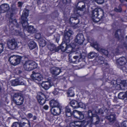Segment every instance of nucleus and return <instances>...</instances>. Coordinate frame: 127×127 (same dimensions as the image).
<instances>
[{
	"label": "nucleus",
	"mask_w": 127,
	"mask_h": 127,
	"mask_svg": "<svg viewBox=\"0 0 127 127\" xmlns=\"http://www.w3.org/2000/svg\"><path fill=\"white\" fill-rule=\"evenodd\" d=\"M92 46L96 50L98 51L100 48L99 45L96 42H94L92 44Z\"/></svg>",
	"instance_id": "nucleus-35"
},
{
	"label": "nucleus",
	"mask_w": 127,
	"mask_h": 127,
	"mask_svg": "<svg viewBox=\"0 0 127 127\" xmlns=\"http://www.w3.org/2000/svg\"><path fill=\"white\" fill-rule=\"evenodd\" d=\"M29 10H24L23 12V14L21 16L22 19H27V17L28 16Z\"/></svg>",
	"instance_id": "nucleus-27"
},
{
	"label": "nucleus",
	"mask_w": 127,
	"mask_h": 127,
	"mask_svg": "<svg viewBox=\"0 0 127 127\" xmlns=\"http://www.w3.org/2000/svg\"><path fill=\"white\" fill-rule=\"evenodd\" d=\"M35 37L36 39H40L41 37V35L40 33H37L35 34Z\"/></svg>",
	"instance_id": "nucleus-52"
},
{
	"label": "nucleus",
	"mask_w": 127,
	"mask_h": 127,
	"mask_svg": "<svg viewBox=\"0 0 127 127\" xmlns=\"http://www.w3.org/2000/svg\"><path fill=\"white\" fill-rule=\"evenodd\" d=\"M122 47L123 48H125L127 50V44L125 43H124L122 45Z\"/></svg>",
	"instance_id": "nucleus-56"
},
{
	"label": "nucleus",
	"mask_w": 127,
	"mask_h": 127,
	"mask_svg": "<svg viewBox=\"0 0 127 127\" xmlns=\"http://www.w3.org/2000/svg\"><path fill=\"white\" fill-rule=\"evenodd\" d=\"M95 1L99 4H101L103 3L104 0H94Z\"/></svg>",
	"instance_id": "nucleus-54"
},
{
	"label": "nucleus",
	"mask_w": 127,
	"mask_h": 127,
	"mask_svg": "<svg viewBox=\"0 0 127 127\" xmlns=\"http://www.w3.org/2000/svg\"><path fill=\"white\" fill-rule=\"evenodd\" d=\"M17 8L16 7V5L14 3H12L11 5V7L10 8L9 12H10L11 14L13 13V12L17 10Z\"/></svg>",
	"instance_id": "nucleus-30"
},
{
	"label": "nucleus",
	"mask_w": 127,
	"mask_h": 127,
	"mask_svg": "<svg viewBox=\"0 0 127 127\" xmlns=\"http://www.w3.org/2000/svg\"><path fill=\"white\" fill-rule=\"evenodd\" d=\"M18 6L19 7H20L22 6L23 4V3L19 1L18 2Z\"/></svg>",
	"instance_id": "nucleus-57"
},
{
	"label": "nucleus",
	"mask_w": 127,
	"mask_h": 127,
	"mask_svg": "<svg viewBox=\"0 0 127 127\" xmlns=\"http://www.w3.org/2000/svg\"><path fill=\"white\" fill-rule=\"evenodd\" d=\"M65 113L71 112L70 108L68 106L66 107L65 109Z\"/></svg>",
	"instance_id": "nucleus-53"
},
{
	"label": "nucleus",
	"mask_w": 127,
	"mask_h": 127,
	"mask_svg": "<svg viewBox=\"0 0 127 127\" xmlns=\"http://www.w3.org/2000/svg\"><path fill=\"white\" fill-rule=\"evenodd\" d=\"M51 83L49 82H43L42 83L41 85L45 90H47L51 86Z\"/></svg>",
	"instance_id": "nucleus-24"
},
{
	"label": "nucleus",
	"mask_w": 127,
	"mask_h": 127,
	"mask_svg": "<svg viewBox=\"0 0 127 127\" xmlns=\"http://www.w3.org/2000/svg\"><path fill=\"white\" fill-rule=\"evenodd\" d=\"M119 0L121 3H124L125 1V0Z\"/></svg>",
	"instance_id": "nucleus-63"
},
{
	"label": "nucleus",
	"mask_w": 127,
	"mask_h": 127,
	"mask_svg": "<svg viewBox=\"0 0 127 127\" xmlns=\"http://www.w3.org/2000/svg\"><path fill=\"white\" fill-rule=\"evenodd\" d=\"M39 43L40 46L42 47L44 46L46 44V41L43 39H41L39 42Z\"/></svg>",
	"instance_id": "nucleus-41"
},
{
	"label": "nucleus",
	"mask_w": 127,
	"mask_h": 127,
	"mask_svg": "<svg viewBox=\"0 0 127 127\" xmlns=\"http://www.w3.org/2000/svg\"><path fill=\"white\" fill-rule=\"evenodd\" d=\"M119 68H120L123 71V72H126V71L127 70V68L126 66L125 65H123V66L120 67H118Z\"/></svg>",
	"instance_id": "nucleus-48"
},
{
	"label": "nucleus",
	"mask_w": 127,
	"mask_h": 127,
	"mask_svg": "<svg viewBox=\"0 0 127 127\" xmlns=\"http://www.w3.org/2000/svg\"><path fill=\"white\" fill-rule=\"evenodd\" d=\"M7 44L8 48L11 50H13L18 48L17 43L14 39L8 40Z\"/></svg>",
	"instance_id": "nucleus-8"
},
{
	"label": "nucleus",
	"mask_w": 127,
	"mask_h": 127,
	"mask_svg": "<svg viewBox=\"0 0 127 127\" xmlns=\"http://www.w3.org/2000/svg\"><path fill=\"white\" fill-rule=\"evenodd\" d=\"M76 47V46L73 44L70 45L68 44L66 49V52L69 53L74 51V49H75H75L77 48Z\"/></svg>",
	"instance_id": "nucleus-21"
},
{
	"label": "nucleus",
	"mask_w": 127,
	"mask_h": 127,
	"mask_svg": "<svg viewBox=\"0 0 127 127\" xmlns=\"http://www.w3.org/2000/svg\"><path fill=\"white\" fill-rule=\"evenodd\" d=\"M62 107L61 106L56 107L55 109H51V113L54 115H59L61 113Z\"/></svg>",
	"instance_id": "nucleus-18"
},
{
	"label": "nucleus",
	"mask_w": 127,
	"mask_h": 127,
	"mask_svg": "<svg viewBox=\"0 0 127 127\" xmlns=\"http://www.w3.org/2000/svg\"><path fill=\"white\" fill-rule=\"evenodd\" d=\"M78 102L76 100H72L70 102L71 106L74 109L78 108Z\"/></svg>",
	"instance_id": "nucleus-31"
},
{
	"label": "nucleus",
	"mask_w": 127,
	"mask_h": 127,
	"mask_svg": "<svg viewBox=\"0 0 127 127\" xmlns=\"http://www.w3.org/2000/svg\"><path fill=\"white\" fill-rule=\"evenodd\" d=\"M11 127H21L20 124L18 122H14L11 125Z\"/></svg>",
	"instance_id": "nucleus-44"
},
{
	"label": "nucleus",
	"mask_w": 127,
	"mask_h": 127,
	"mask_svg": "<svg viewBox=\"0 0 127 127\" xmlns=\"http://www.w3.org/2000/svg\"><path fill=\"white\" fill-rule=\"evenodd\" d=\"M84 40L83 35L81 33L78 34L75 39V42L80 45L83 43Z\"/></svg>",
	"instance_id": "nucleus-16"
},
{
	"label": "nucleus",
	"mask_w": 127,
	"mask_h": 127,
	"mask_svg": "<svg viewBox=\"0 0 127 127\" xmlns=\"http://www.w3.org/2000/svg\"><path fill=\"white\" fill-rule=\"evenodd\" d=\"M118 8L117 7L114 8V10L115 12H121L122 11V8L121 7V5H119L118 7Z\"/></svg>",
	"instance_id": "nucleus-39"
},
{
	"label": "nucleus",
	"mask_w": 127,
	"mask_h": 127,
	"mask_svg": "<svg viewBox=\"0 0 127 127\" xmlns=\"http://www.w3.org/2000/svg\"><path fill=\"white\" fill-rule=\"evenodd\" d=\"M103 16V14H102L101 16L99 15L97 17H93V21L95 22H97L101 19Z\"/></svg>",
	"instance_id": "nucleus-34"
},
{
	"label": "nucleus",
	"mask_w": 127,
	"mask_h": 127,
	"mask_svg": "<svg viewBox=\"0 0 127 127\" xmlns=\"http://www.w3.org/2000/svg\"><path fill=\"white\" fill-rule=\"evenodd\" d=\"M49 103L51 107L52 108L56 107L61 106L59 105L58 101L57 100H55L54 99H52L50 101Z\"/></svg>",
	"instance_id": "nucleus-23"
},
{
	"label": "nucleus",
	"mask_w": 127,
	"mask_h": 127,
	"mask_svg": "<svg viewBox=\"0 0 127 127\" xmlns=\"http://www.w3.org/2000/svg\"><path fill=\"white\" fill-rule=\"evenodd\" d=\"M18 79H15L11 81V85L13 86H16L19 85Z\"/></svg>",
	"instance_id": "nucleus-42"
},
{
	"label": "nucleus",
	"mask_w": 127,
	"mask_h": 127,
	"mask_svg": "<svg viewBox=\"0 0 127 127\" xmlns=\"http://www.w3.org/2000/svg\"><path fill=\"white\" fill-rule=\"evenodd\" d=\"M114 35L115 37L119 40H122L124 39L123 32L120 29L117 30Z\"/></svg>",
	"instance_id": "nucleus-14"
},
{
	"label": "nucleus",
	"mask_w": 127,
	"mask_h": 127,
	"mask_svg": "<svg viewBox=\"0 0 127 127\" xmlns=\"http://www.w3.org/2000/svg\"><path fill=\"white\" fill-rule=\"evenodd\" d=\"M71 1V0H63V2L65 4L69 3Z\"/></svg>",
	"instance_id": "nucleus-55"
},
{
	"label": "nucleus",
	"mask_w": 127,
	"mask_h": 127,
	"mask_svg": "<svg viewBox=\"0 0 127 127\" xmlns=\"http://www.w3.org/2000/svg\"><path fill=\"white\" fill-rule=\"evenodd\" d=\"M21 127H31L30 123L29 122L28 123L23 122L20 124Z\"/></svg>",
	"instance_id": "nucleus-38"
},
{
	"label": "nucleus",
	"mask_w": 127,
	"mask_h": 127,
	"mask_svg": "<svg viewBox=\"0 0 127 127\" xmlns=\"http://www.w3.org/2000/svg\"><path fill=\"white\" fill-rule=\"evenodd\" d=\"M77 112L73 114L74 117L78 119L82 120L84 118V116L81 112H79L76 110H74L73 112Z\"/></svg>",
	"instance_id": "nucleus-19"
},
{
	"label": "nucleus",
	"mask_w": 127,
	"mask_h": 127,
	"mask_svg": "<svg viewBox=\"0 0 127 127\" xmlns=\"http://www.w3.org/2000/svg\"><path fill=\"white\" fill-rule=\"evenodd\" d=\"M13 100L14 102L17 105H22L24 100V98L22 95L18 93H16L14 95Z\"/></svg>",
	"instance_id": "nucleus-6"
},
{
	"label": "nucleus",
	"mask_w": 127,
	"mask_h": 127,
	"mask_svg": "<svg viewBox=\"0 0 127 127\" xmlns=\"http://www.w3.org/2000/svg\"><path fill=\"white\" fill-rule=\"evenodd\" d=\"M10 22L11 21V23L14 25L17 28L19 27V25L17 22V21L16 19H14L13 20L11 19H9Z\"/></svg>",
	"instance_id": "nucleus-37"
},
{
	"label": "nucleus",
	"mask_w": 127,
	"mask_h": 127,
	"mask_svg": "<svg viewBox=\"0 0 127 127\" xmlns=\"http://www.w3.org/2000/svg\"><path fill=\"white\" fill-rule=\"evenodd\" d=\"M92 17H97L100 15L101 16L103 14V11L101 9L98 8L95 9L92 12Z\"/></svg>",
	"instance_id": "nucleus-12"
},
{
	"label": "nucleus",
	"mask_w": 127,
	"mask_h": 127,
	"mask_svg": "<svg viewBox=\"0 0 127 127\" xmlns=\"http://www.w3.org/2000/svg\"><path fill=\"white\" fill-rule=\"evenodd\" d=\"M116 62L118 67H120L126 63L125 58L124 57L120 58L117 60Z\"/></svg>",
	"instance_id": "nucleus-17"
},
{
	"label": "nucleus",
	"mask_w": 127,
	"mask_h": 127,
	"mask_svg": "<svg viewBox=\"0 0 127 127\" xmlns=\"http://www.w3.org/2000/svg\"><path fill=\"white\" fill-rule=\"evenodd\" d=\"M85 6L84 3L83 2H80L77 4L76 7L80 11H83L85 8Z\"/></svg>",
	"instance_id": "nucleus-25"
},
{
	"label": "nucleus",
	"mask_w": 127,
	"mask_h": 127,
	"mask_svg": "<svg viewBox=\"0 0 127 127\" xmlns=\"http://www.w3.org/2000/svg\"><path fill=\"white\" fill-rule=\"evenodd\" d=\"M60 35L57 33H56L54 35V39H55L56 41L58 43L59 40Z\"/></svg>",
	"instance_id": "nucleus-43"
},
{
	"label": "nucleus",
	"mask_w": 127,
	"mask_h": 127,
	"mask_svg": "<svg viewBox=\"0 0 127 127\" xmlns=\"http://www.w3.org/2000/svg\"><path fill=\"white\" fill-rule=\"evenodd\" d=\"M22 20L21 23L22 24L23 27L24 29H26L28 26L27 20L25 19H22Z\"/></svg>",
	"instance_id": "nucleus-28"
},
{
	"label": "nucleus",
	"mask_w": 127,
	"mask_h": 127,
	"mask_svg": "<svg viewBox=\"0 0 127 127\" xmlns=\"http://www.w3.org/2000/svg\"><path fill=\"white\" fill-rule=\"evenodd\" d=\"M50 72L52 75L56 76L59 75L62 72L61 69L57 67H53L50 69Z\"/></svg>",
	"instance_id": "nucleus-13"
},
{
	"label": "nucleus",
	"mask_w": 127,
	"mask_h": 127,
	"mask_svg": "<svg viewBox=\"0 0 127 127\" xmlns=\"http://www.w3.org/2000/svg\"><path fill=\"white\" fill-rule=\"evenodd\" d=\"M25 58V56L13 55L9 57L8 60L11 64L15 66L20 64L22 59Z\"/></svg>",
	"instance_id": "nucleus-3"
},
{
	"label": "nucleus",
	"mask_w": 127,
	"mask_h": 127,
	"mask_svg": "<svg viewBox=\"0 0 127 127\" xmlns=\"http://www.w3.org/2000/svg\"><path fill=\"white\" fill-rule=\"evenodd\" d=\"M98 113H99L101 114H103V112L102 110L101 109H100L99 110Z\"/></svg>",
	"instance_id": "nucleus-60"
},
{
	"label": "nucleus",
	"mask_w": 127,
	"mask_h": 127,
	"mask_svg": "<svg viewBox=\"0 0 127 127\" xmlns=\"http://www.w3.org/2000/svg\"><path fill=\"white\" fill-rule=\"evenodd\" d=\"M87 115L85 117L87 122L74 121L70 123V127H91L92 124H98L100 121V118L96 114H93L91 110L88 111Z\"/></svg>",
	"instance_id": "nucleus-1"
},
{
	"label": "nucleus",
	"mask_w": 127,
	"mask_h": 127,
	"mask_svg": "<svg viewBox=\"0 0 127 127\" xmlns=\"http://www.w3.org/2000/svg\"><path fill=\"white\" fill-rule=\"evenodd\" d=\"M124 83H125V86H126L127 87V80L126 81H124Z\"/></svg>",
	"instance_id": "nucleus-64"
},
{
	"label": "nucleus",
	"mask_w": 127,
	"mask_h": 127,
	"mask_svg": "<svg viewBox=\"0 0 127 127\" xmlns=\"http://www.w3.org/2000/svg\"><path fill=\"white\" fill-rule=\"evenodd\" d=\"M98 51L102 53L103 54L106 56L108 54V52L107 50H105L101 48H100Z\"/></svg>",
	"instance_id": "nucleus-40"
},
{
	"label": "nucleus",
	"mask_w": 127,
	"mask_h": 127,
	"mask_svg": "<svg viewBox=\"0 0 127 127\" xmlns=\"http://www.w3.org/2000/svg\"><path fill=\"white\" fill-rule=\"evenodd\" d=\"M59 90H60L58 88L55 89L53 91V93L54 95H56L58 94Z\"/></svg>",
	"instance_id": "nucleus-49"
},
{
	"label": "nucleus",
	"mask_w": 127,
	"mask_h": 127,
	"mask_svg": "<svg viewBox=\"0 0 127 127\" xmlns=\"http://www.w3.org/2000/svg\"><path fill=\"white\" fill-rule=\"evenodd\" d=\"M33 116L32 114L31 113H29L28 114V118H32Z\"/></svg>",
	"instance_id": "nucleus-59"
},
{
	"label": "nucleus",
	"mask_w": 127,
	"mask_h": 127,
	"mask_svg": "<svg viewBox=\"0 0 127 127\" xmlns=\"http://www.w3.org/2000/svg\"><path fill=\"white\" fill-rule=\"evenodd\" d=\"M3 50L4 47L3 44L0 43V54L3 51Z\"/></svg>",
	"instance_id": "nucleus-50"
},
{
	"label": "nucleus",
	"mask_w": 127,
	"mask_h": 127,
	"mask_svg": "<svg viewBox=\"0 0 127 127\" xmlns=\"http://www.w3.org/2000/svg\"><path fill=\"white\" fill-rule=\"evenodd\" d=\"M9 9L10 7L8 4L7 3L2 4L0 6V13L9 11Z\"/></svg>",
	"instance_id": "nucleus-15"
},
{
	"label": "nucleus",
	"mask_w": 127,
	"mask_h": 127,
	"mask_svg": "<svg viewBox=\"0 0 127 127\" xmlns=\"http://www.w3.org/2000/svg\"><path fill=\"white\" fill-rule=\"evenodd\" d=\"M18 79V81L19 85H23L24 84V80L23 79Z\"/></svg>",
	"instance_id": "nucleus-51"
},
{
	"label": "nucleus",
	"mask_w": 127,
	"mask_h": 127,
	"mask_svg": "<svg viewBox=\"0 0 127 127\" xmlns=\"http://www.w3.org/2000/svg\"><path fill=\"white\" fill-rule=\"evenodd\" d=\"M48 48L51 51L54 52H58L59 50V47H56L55 45L53 44H50L48 46Z\"/></svg>",
	"instance_id": "nucleus-20"
},
{
	"label": "nucleus",
	"mask_w": 127,
	"mask_h": 127,
	"mask_svg": "<svg viewBox=\"0 0 127 127\" xmlns=\"http://www.w3.org/2000/svg\"><path fill=\"white\" fill-rule=\"evenodd\" d=\"M71 55L74 56L73 57V59H74V60H73V62H75L77 59L79 57L80 58L79 60H79L83 59L85 58L84 56H82V54H81L80 52L79 51H77L74 53H72L69 55V58L71 56Z\"/></svg>",
	"instance_id": "nucleus-9"
},
{
	"label": "nucleus",
	"mask_w": 127,
	"mask_h": 127,
	"mask_svg": "<svg viewBox=\"0 0 127 127\" xmlns=\"http://www.w3.org/2000/svg\"><path fill=\"white\" fill-rule=\"evenodd\" d=\"M77 106L78 108L80 107L82 108H84L85 107V104L81 102H79V103H78Z\"/></svg>",
	"instance_id": "nucleus-46"
},
{
	"label": "nucleus",
	"mask_w": 127,
	"mask_h": 127,
	"mask_svg": "<svg viewBox=\"0 0 127 127\" xmlns=\"http://www.w3.org/2000/svg\"><path fill=\"white\" fill-rule=\"evenodd\" d=\"M28 45L29 49L31 50L35 48L37 46L36 43L33 41H30L28 43Z\"/></svg>",
	"instance_id": "nucleus-26"
},
{
	"label": "nucleus",
	"mask_w": 127,
	"mask_h": 127,
	"mask_svg": "<svg viewBox=\"0 0 127 127\" xmlns=\"http://www.w3.org/2000/svg\"><path fill=\"white\" fill-rule=\"evenodd\" d=\"M68 96V97H72L74 96V94L72 90L71 89H69L67 92Z\"/></svg>",
	"instance_id": "nucleus-36"
},
{
	"label": "nucleus",
	"mask_w": 127,
	"mask_h": 127,
	"mask_svg": "<svg viewBox=\"0 0 127 127\" xmlns=\"http://www.w3.org/2000/svg\"><path fill=\"white\" fill-rule=\"evenodd\" d=\"M118 97L120 99H124L126 97L125 93L124 92L120 93L118 95Z\"/></svg>",
	"instance_id": "nucleus-33"
},
{
	"label": "nucleus",
	"mask_w": 127,
	"mask_h": 127,
	"mask_svg": "<svg viewBox=\"0 0 127 127\" xmlns=\"http://www.w3.org/2000/svg\"><path fill=\"white\" fill-rule=\"evenodd\" d=\"M48 105H45L43 107V108L45 110H47L48 109Z\"/></svg>",
	"instance_id": "nucleus-61"
},
{
	"label": "nucleus",
	"mask_w": 127,
	"mask_h": 127,
	"mask_svg": "<svg viewBox=\"0 0 127 127\" xmlns=\"http://www.w3.org/2000/svg\"><path fill=\"white\" fill-rule=\"evenodd\" d=\"M32 77L33 80L36 82L40 81L43 79L41 74L38 73H36L34 71L32 72Z\"/></svg>",
	"instance_id": "nucleus-10"
},
{
	"label": "nucleus",
	"mask_w": 127,
	"mask_h": 127,
	"mask_svg": "<svg viewBox=\"0 0 127 127\" xmlns=\"http://www.w3.org/2000/svg\"><path fill=\"white\" fill-rule=\"evenodd\" d=\"M26 30L28 32L30 33H33L35 31V29L33 28V27L32 26H28Z\"/></svg>",
	"instance_id": "nucleus-32"
},
{
	"label": "nucleus",
	"mask_w": 127,
	"mask_h": 127,
	"mask_svg": "<svg viewBox=\"0 0 127 127\" xmlns=\"http://www.w3.org/2000/svg\"><path fill=\"white\" fill-rule=\"evenodd\" d=\"M104 58L102 56L96 57L94 60V64L95 65H99L102 67L103 69L107 68L108 67V64L106 62H104L103 61Z\"/></svg>",
	"instance_id": "nucleus-4"
},
{
	"label": "nucleus",
	"mask_w": 127,
	"mask_h": 127,
	"mask_svg": "<svg viewBox=\"0 0 127 127\" xmlns=\"http://www.w3.org/2000/svg\"><path fill=\"white\" fill-rule=\"evenodd\" d=\"M105 118L110 122L113 123L115 120V115L113 113H111L110 115L106 116Z\"/></svg>",
	"instance_id": "nucleus-22"
},
{
	"label": "nucleus",
	"mask_w": 127,
	"mask_h": 127,
	"mask_svg": "<svg viewBox=\"0 0 127 127\" xmlns=\"http://www.w3.org/2000/svg\"><path fill=\"white\" fill-rule=\"evenodd\" d=\"M119 49L118 48L116 49L115 50H113L112 53L111 54V56H113L115 55H116L117 54L119 53Z\"/></svg>",
	"instance_id": "nucleus-45"
},
{
	"label": "nucleus",
	"mask_w": 127,
	"mask_h": 127,
	"mask_svg": "<svg viewBox=\"0 0 127 127\" xmlns=\"http://www.w3.org/2000/svg\"><path fill=\"white\" fill-rule=\"evenodd\" d=\"M98 53H95V52H91L88 55V57L89 58L91 59L95 57H98Z\"/></svg>",
	"instance_id": "nucleus-29"
},
{
	"label": "nucleus",
	"mask_w": 127,
	"mask_h": 127,
	"mask_svg": "<svg viewBox=\"0 0 127 127\" xmlns=\"http://www.w3.org/2000/svg\"><path fill=\"white\" fill-rule=\"evenodd\" d=\"M23 67L25 70L30 71L36 68L37 65L34 62L31 60H29L25 62Z\"/></svg>",
	"instance_id": "nucleus-5"
},
{
	"label": "nucleus",
	"mask_w": 127,
	"mask_h": 127,
	"mask_svg": "<svg viewBox=\"0 0 127 127\" xmlns=\"http://www.w3.org/2000/svg\"><path fill=\"white\" fill-rule=\"evenodd\" d=\"M73 34V32L69 29L68 31L65 32L63 39V42H64V43H62L60 47H58L59 48V50L60 49L63 52L66 51L68 44L69 42V37Z\"/></svg>",
	"instance_id": "nucleus-2"
},
{
	"label": "nucleus",
	"mask_w": 127,
	"mask_h": 127,
	"mask_svg": "<svg viewBox=\"0 0 127 127\" xmlns=\"http://www.w3.org/2000/svg\"><path fill=\"white\" fill-rule=\"evenodd\" d=\"M69 21L71 26L74 28H76L77 27V25L80 22L79 19L77 17L70 18Z\"/></svg>",
	"instance_id": "nucleus-11"
},
{
	"label": "nucleus",
	"mask_w": 127,
	"mask_h": 127,
	"mask_svg": "<svg viewBox=\"0 0 127 127\" xmlns=\"http://www.w3.org/2000/svg\"><path fill=\"white\" fill-rule=\"evenodd\" d=\"M49 95H46L45 93L44 94L41 92H40L39 94L37 95V98L41 105H43L45 103L46 99L49 97Z\"/></svg>",
	"instance_id": "nucleus-7"
},
{
	"label": "nucleus",
	"mask_w": 127,
	"mask_h": 127,
	"mask_svg": "<svg viewBox=\"0 0 127 127\" xmlns=\"http://www.w3.org/2000/svg\"><path fill=\"white\" fill-rule=\"evenodd\" d=\"M66 116L68 117H70L71 115V112L65 113Z\"/></svg>",
	"instance_id": "nucleus-58"
},
{
	"label": "nucleus",
	"mask_w": 127,
	"mask_h": 127,
	"mask_svg": "<svg viewBox=\"0 0 127 127\" xmlns=\"http://www.w3.org/2000/svg\"><path fill=\"white\" fill-rule=\"evenodd\" d=\"M37 117L35 116H34L33 117V120H35L36 119Z\"/></svg>",
	"instance_id": "nucleus-62"
},
{
	"label": "nucleus",
	"mask_w": 127,
	"mask_h": 127,
	"mask_svg": "<svg viewBox=\"0 0 127 127\" xmlns=\"http://www.w3.org/2000/svg\"><path fill=\"white\" fill-rule=\"evenodd\" d=\"M121 127H127V121L122 122L121 124Z\"/></svg>",
	"instance_id": "nucleus-47"
}]
</instances>
